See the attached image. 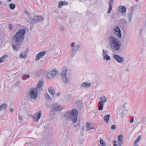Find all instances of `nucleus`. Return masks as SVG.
<instances>
[{
	"mask_svg": "<svg viewBox=\"0 0 146 146\" xmlns=\"http://www.w3.org/2000/svg\"><path fill=\"white\" fill-rule=\"evenodd\" d=\"M12 0H8V1H9V2H10Z\"/></svg>",
	"mask_w": 146,
	"mask_h": 146,
	"instance_id": "5fc2aeb1",
	"label": "nucleus"
},
{
	"mask_svg": "<svg viewBox=\"0 0 146 146\" xmlns=\"http://www.w3.org/2000/svg\"><path fill=\"white\" fill-rule=\"evenodd\" d=\"M13 111V109L12 108H11L10 109V111L11 112H12Z\"/></svg>",
	"mask_w": 146,
	"mask_h": 146,
	"instance_id": "de8ad7c7",
	"label": "nucleus"
},
{
	"mask_svg": "<svg viewBox=\"0 0 146 146\" xmlns=\"http://www.w3.org/2000/svg\"><path fill=\"white\" fill-rule=\"evenodd\" d=\"M133 146H139L138 145L134 144Z\"/></svg>",
	"mask_w": 146,
	"mask_h": 146,
	"instance_id": "603ef678",
	"label": "nucleus"
},
{
	"mask_svg": "<svg viewBox=\"0 0 146 146\" xmlns=\"http://www.w3.org/2000/svg\"><path fill=\"white\" fill-rule=\"evenodd\" d=\"M58 73L57 70H54L48 72L47 74V76L50 79H53Z\"/></svg>",
	"mask_w": 146,
	"mask_h": 146,
	"instance_id": "1a4fd4ad",
	"label": "nucleus"
},
{
	"mask_svg": "<svg viewBox=\"0 0 146 146\" xmlns=\"http://www.w3.org/2000/svg\"><path fill=\"white\" fill-rule=\"evenodd\" d=\"M9 57L7 54H5L0 58V63L3 62L4 61Z\"/></svg>",
	"mask_w": 146,
	"mask_h": 146,
	"instance_id": "5701e85b",
	"label": "nucleus"
},
{
	"mask_svg": "<svg viewBox=\"0 0 146 146\" xmlns=\"http://www.w3.org/2000/svg\"><path fill=\"white\" fill-rule=\"evenodd\" d=\"M108 54V51L105 49H103V52L102 54V56H105V55H106Z\"/></svg>",
	"mask_w": 146,
	"mask_h": 146,
	"instance_id": "72a5a7b5",
	"label": "nucleus"
},
{
	"mask_svg": "<svg viewBox=\"0 0 146 146\" xmlns=\"http://www.w3.org/2000/svg\"><path fill=\"white\" fill-rule=\"evenodd\" d=\"M100 142L102 146H106V143L102 139H101L100 141Z\"/></svg>",
	"mask_w": 146,
	"mask_h": 146,
	"instance_id": "2f4dec72",
	"label": "nucleus"
},
{
	"mask_svg": "<svg viewBox=\"0 0 146 146\" xmlns=\"http://www.w3.org/2000/svg\"><path fill=\"white\" fill-rule=\"evenodd\" d=\"M9 28L10 30L13 29V28H12V25L11 24H9Z\"/></svg>",
	"mask_w": 146,
	"mask_h": 146,
	"instance_id": "37998d69",
	"label": "nucleus"
},
{
	"mask_svg": "<svg viewBox=\"0 0 146 146\" xmlns=\"http://www.w3.org/2000/svg\"><path fill=\"white\" fill-rule=\"evenodd\" d=\"M141 138V136H139L135 140L134 144L138 145L137 144V143L140 140Z\"/></svg>",
	"mask_w": 146,
	"mask_h": 146,
	"instance_id": "7c9ffc66",
	"label": "nucleus"
},
{
	"mask_svg": "<svg viewBox=\"0 0 146 146\" xmlns=\"http://www.w3.org/2000/svg\"><path fill=\"white\" fill-rule=\"evenodd\" d=\"M129 68H127L126 69V71L127 72H129Z\"/></svg>",
	"mask_w": 146,
	"mask_h": 146,
	"instance_id": "3c124183",
	"label": "nucleus"
},
{
	"mask_svg": "<svg viewBox=\"0 0 146 146\" xmlns=\"http://www.w3.org/2000/svg\"><path fill=\"white\" fill-rule=\"evenodd\" d=\"M43 84V82L42 80H40L37 85V88H36L38 89L39 90L41 91L42 90V88L41 87V86Z\"/></svg>",
	"mask_w": 146,
	"mask_h": 146,
	"instance_id": "6ab92c4d",
	"label": "nucleus"
},
{
	"mask_svg": "<svg viewBox=\"0 0 146 146\" xmlns=\"http://www.w3.org/2000/svg\"><path fill=\"white\" fill-rule=\"evenodd\" d=\"M103 59L106 61H108L110 60V57L108 55H106L103 56Z\"/></svg>",
	"mask_w": 146,
	"mask_h": 146,
	"instance_id": "cd10ccee",
	"label": "nucleus"
},
{
	"mask_svg": "<svg viewBox=\"0 0 146 146\" xmlns=\"http://www.w3.org/2000/svg\"><path fill=\"white\" fill-rule=\"evenodd\" d=\"M22 111H20V112L19 113V118L21 120H22V117L23 116V115H22Z\"/></svg>",
	"mask_w": 146,
	"mask_h": 146,
	"instance_id": "e433bc0d",
	"label": "nucleus"
},
{
	"mask_svg": "<svg viewBox=\"0 0 146 146\" xmlns=\"http://www.w3.org/2000/svg\"><path fill=\"white\" fill-rule=\"evenodd\" d=\"M81 129L82 131H83L84 129V127H82L81 128Z\"/></svg>",
	"mask_w": 146,
	"mask_h": 146,
	"instance_id": "8fccbe9b",
	"label": "nucleus"
},
{
	"mask_svg": "<svg viewBox=\"0 0 146 146\" xmlns=\"http://www.w3.org/2000/svg\"><path fill=\"white\" fill-rule=\"evenodd\" d=\"M21 82L20 80H17L15 84V85H19L21 83Z\"/></svg>",
	"mask_w": 146,
	"mask_h": 146,
	"instance_id": "c03bdc74",
	"label": "nucleus"
},
{
	"mask_svg": "<svg viewBox=\"0 0 146 146\" xmlns=\"http://www.w3.org/2000/svg\"><path fill=\"white\" fill-rule=\"evenodd\" d=\"M142 29H141L140 30V32L141 33L142 31Z\"/></svg>",
	"mask_w": 146,
	"mask_h": 146,
	"instance_id": "864d4df0",
	"label": "nucleus"
},
{
	"mask_svg": "<svg viewBox=\"0 0 146 146\" xmlns=\"http://www.w3.org/2000/svg\"><path fill=\"white\" fill-rule=\"evenodd\" d=\"M113 142L114 143V146H117V145L116 144V141L114 140L113 141Z\"/></svg>",
	"mask_w": 146,
	"mask_h": 146,
	"instance_id": "a18cd8bd",
	"label": "nucleus"
},
{
	"mask_svg": "<svg viewBox=\"0 0 146 146\" xmlns=\"http://www.w3.org/2000/svg\"><path fill=\"white\" fill-rule=\"evenodd\" d=\"M56 95L57 96H60V94L59 92H58L57 93Z\"/></svg>",
	"mask_w": 146,
	"mask_h": 146,
	"instance_id": "09e8293b",
	"label": "nucleus"
},
{
	"mask_svg": "<svg viewBox=\"0 0 146 146\" xmlns=\"http://www.w3.org/2000/svg\"><path fill=\"white\" fill-rule=\"evenodd\" d=\"M26 31L24 28H21L13 36L12 45L13 49L17 51L21 48V45L24 41Z\"/></svg>",
	"mask_w": 146,
	"mask_h": 146,
	"instance_id": "f257e3e1",
	"label": "nucleus"
},
{
	"mask_svg": "<svg viewBox=\"0 0 146 146\" xmlns=\"http://www.w3.org/2000/svg\"><path fill=\"white\" fill-rule=\"evenodd\" d=\"M60 31H64L65 30V27L64 26L60 25L59 27Z\"/></svg>",
	"mask_w": 146,
	"mask_h": 146,
	"instance_id": "473e14b6",
	"label": "nucleus"
},
{
	"mask_svg": "<svg viewBox=\"0 0 146 146\" xmlns=\"http://www.w3.org/2000/svg\"><path fill=\"white\" fill-rule=\"evenodd\" d=\"M133 14V12L132 11L128 13L127 18L128 19V21L129 22L131 21V18Z\"/></svg>",
	"mask_w": 146,
	"mask_h": 146,
	"instance_id": "412c9836",
	"label": "nucleus"
},
{
	"mask_svg": "<svg viewBox=\"0 0 146 146\" xmlns=\"http://www.w3.org/2000/svg\"><path fill=\"white\" fill-rule=\"evenodd\" d=\"M38 93L37 88L30 89L28 91L27 96L29 100L32 102H35L37 100Z\"/></svg>",
	"mask_w": 146,
	"mask_h": 146,
	"instance_id": "20e7f679",
	"label": "nucleus"
},
{
	"mask_svg": "<svg viewBox=\"0 0 146 146\" xmlns=\"http://www.w3.org/2000/svg\"><path fill=\"white\" fill-rule=\"evenodd\" d=\"M112 9V6H109V8L107 11V13L108 14H110Z\"/></svg>",
	"mask_w": 146,
	"mask_h": 146,
	"instance_id": "c9c22d12",
	"label": "nucleus"
},
{
	"mask_svg": "<svg viewBox=\"0 0 146 146\" xmlns=\"http://www.w3.org/2000/svg\"><path fill=\"white\" fill-rule=\"evenodd\" d=\"M91 85L90 83L84 82L80 86V88H89Z\"/></svg>",
	"mask_w": 146,
	"mask_h": 146,
	"instance_id": "dca6fc26",
	"label": "nucleus"
},
{
	"mask_svg": "<svg viewBox=\"0 0 146 146\" xmlns=\"http://www.w3.org/2000/svg\"><path fill=\"white\" fill-rule=\"evenodd\" d=\"M1 1H0V4H1Z\"/></svg>",
	"mask_w": 146,
	"mask_h": 146,
	"instance_id": "6e6d98bb",
	"label": "nucleus"
},
{
	"mask_svg": "<svg viewBox=\"0 0 146 146\" xmlns=\"http://www.w3.org/2000/svg\"><path fill=\"white\" fill-rule=\"evenodd\" d=\"M119 141H123V137L122 135H120L118 137Z\"/></svg>",
	"mask_w": 146,
	"mask_h": 146,
	"instance_id": "4c0bfd02",
	"label": "nucleus"
},
{
	"mask_svg": "<svg viewBox=\"0 0 146 146\" xmlns=\"http://www.w3.org/2000/svg\"><path fill=\"white\" fill-rule=\"evenodd\" d=\"M67 72V70L66 68L64 67L62 69L61 75L62 80L65 84L67 83L68 82V80L66 76Z\"/></svg>",
	"mask_w": 146,
	"mask_h": 146,
	"instance_id": "39448f33",
	"label": "nucleus"
},
{
	"mask_svg": "<svg viewBox=\"0 0 146 146\" xmlns=\"http://www.w3.org/2000/svg\"><path fill=\"white\" fill-rule=\"evenodd\" d=\"M113 3V0H109V6H112Z\"/></svg>",
	"mask_w": 146,
	"mask_h": 146,
	"instance_id": "58836bf2",
	"label": "nucleus"
},
{
	"mask_svg": "<svg viewBox=\"0 0 146 146\" xmlns=\"http://www.w3.org/2000/svg\"><path fill=\"white\" fill-rule=\"evenodd\" d=\"M7 106L6 104H4L0 106V111L3 110H5Z\"/></svg>",
	"mask_w": 146,
	"mask_h": 146,
	"instance_id": "a878e982",
	"label": "nucleus"
},
{
	"mask_svg": "<svg viewBox=\"0 0 146 146\" xmlns=\"http://www.w3.org/2000/svg\"><path fill=\"white\" fill-rule=\"evenodd\" d=\"M64 99L66 102H69L73 98V96L70 94L66 95L64 96Z\"/></svg>",
	"mask_w": 146,
	"mask_h": 146,
	"instance_id": "f3484780",
	"label": "nucleus"
},
{
	"mask_svg": "<svg viewBox=\"0 0 146 146\" xmlns=\"http://www.w3.org/2000/svg\"><path fill=\"white\" fill-rule=\"evenodd\" d=\"M23 77L24 78H26L27 77L28 78H29V74H23Z\"/></svg>",
	"mask_w": 146,
	"mask_h": 146,
	"instance_id": "79ce46f5",
	"label": "nucleus"
},
{
	"mask_svg": "<svg viewBox=\"0 0 146 146\" xmlns=\"http://www.w3.org/2000/svg\"><path fill=\"white\" fill-rule=\"evenodd\" d=\"M75 44L74 43H72L70 44V46L72 48V50L70 51V55L72 57L74 56L76 51L79 50L80 47L79 45L75 46Z\"/></svg>",
	"mask_w": 146,
	"mask_h": 146,
	"instance_id": "423d86ee",
	"label": "nucleus"
},
{
	"mask_svg": "<svg viewBox=\"0 0 146 146\" xmlns=\"http://www.w3.org/2000/svg\"><path fill=\"white\" fill-rule=\"evenodd\" d=\"M41 111L40 110L37 113H35L34 116L32 115V117L33 120L36 121H38L41 117Z\"/></svg>",
	"mask_w": 146,
	"mask_h": 146,
	"instance_id": "9b49d317",
	"label": "nucleus"
},
{
	"mask_svg": "<svg viewBox=\"0 0 146 146\" xmlns=\"http://www.w3.org/2000/svg\"><path fill=\"white\" fill-rule=\"evenodd\" d=\"M107 101V98L104 96H102L100 98L99 102L104 104Z\"/></svg>",
	"mask_w": 146,
	"mask_h": 146,
	"instance_id": "a211bd4d",
	"label": "nucleus"
},
{
	"mask_svg": "<svg viewBox=\"0 0 146 146\" xmlns=\"http://www.w3.org/2000/svg\"><path fill=\"white\" fill-rule=\"evenodd\" d=\"M113 32L119 38H120L122 37L121 31L119 27H115L113 30Z\"/></svg>",
	"mask_w": 146,
	"mask_h": 146,
	"instance_id": "6e6552de",
	"label": "nucleus"
},
{
	"mask_svg": "<svg viewBox=\"0 0 146 146\" xmlns=\"http://www.w3.org/2000/svg\"><path fill=\"white\" fill-rule=\"evenodd\" d=\"M116 128V126L115 125H112L111 127V129L112 130L115 129Z\"/></svg>",
	"mask_w": 146,
	"mask_h": 146,
	"instance_id": "a19ab883",
	"label": "nucleus"
},
{
	"mask_svg": "<svg viewBox=\"0 0 146 146\" xmlns=\"http://www.w3.org/2000/svg\"><path fill=\"white\" fill-rule=\"evenodd\" d=\"M46 52L43 51L40 52L37 54L36 56L35 61H37L40 58L43 57L46 54Z\"/></svg>",
	"mask_w": 146,
	"mask_h": 146,
	"instance_id": "4468645a",
	"label": "nucleus"
},
{
	"mask_svg": "<svg viewBox=\"0 0 146 146\" xmlns=\"http://www.w3.org/2000/svg\"><path fill=\"white\" fill-rule=\"evenodd\" d=\"M43 20V18L40 16H36L34 17L31 20V23H34L35 22L38 23L42 22Z\"/></svg>",
	"mask_w": 146,
	"mask_h": 146,
	"instance_id": "ddd939ff",
	"label": "nucleus"
},
{
	"mask_svg": "<svg viewBox=\"0 0 146 146\" xmlns=\"http://www.w3.org/2000/svg\"><path fill=\"white\" fill-rule=\"evenodd\" d=\"M104 106V104L102 103H98V108L100 110H102L103 109Z\"/></svg>",
	"mask_w": 146,
	"mask_h": 146,
	"instance_id": "bb28decb",
	"label": "nucleus"
},
{
	"mask_svg": "<svg viewBox=\"0 0 146 146\" xmlns=\"http://www.w3.org/2000/svg\"><path fill=\"white\" fill-rule=\"evenodd\" d=\"M78 114V112L76 110L73 109L65 112L64 114V117L66 120H68L70 119H71L72 123L74 124L77 121V116Z\"/></svg>",
	"mask_w": 146,
	"mask_h": 146,
	"instance_id": "f03ea898",
	"label": "nucleus"
},
{
	"mask_svg": "<svg viewBox=\"0 0 146 146\" xmlns=\"http://www.w3.org/2000/svg\"><path fill=\"white\" fill-rule=\"evenodd\" d=\"M81 122L79 121L78 123V124L77 125H74V127H76L78 128V129L80 128V127H81Z\"/></svg>",
	"mask_w": 146,
	"mask_h": 146,
	"instance_id": "f704fd0d",
	"label": "nucleus"
},
{
	"mask_svg": "<svg viewBox=\"0 0 146 146\" xmlns=\"http://www.w3.org/2000/svg\"><path fill=\"white\" fill-rule=\"evenodd\" d=\"M133 121H134V120L133 119H131L130 120V123H132L133 122Z\"/></svg>",
	"mask_w": 146,
	"mask_h": 146,
	"instance_id": "49530a36",
	"label": "nucleus"
},
{
	"mask_svg": "<svg viewBox=\"0 0 146 146\" xmlns=\"http://www.w3.org/2000/svg\"><path fill=\"white\" fill-rule=\"evenodd\" d=\"M51 110L52 111H58L62 109L61 106L56 103H53L50 106Z\"/></svg>",
	"mask_w": 146,
	"mask_h": 146,
	"instance_id": "0eeeda50",
	"label": "nucleus"
},
{
	"mask_svg": "<svg viewBox=\"0 0 146 146\" xmlns=\"http://www.w3.org/2000/svg\"><path fill=\"white\" fill-rule=\"evenodd\" d=\"M48 91L50 93L53 95L54 94L55 90L54 88L52 86H50L48 88Z\"/></svg>",
	"mask_w": 146,
	"mask_h": 146,
	"instance_id": "393cba45",
	"label": "nucleus"
},
{
	"mask_svg": "<svg viewBox=\"0 0 146 146\" xmlns=\"http://www.w3.org/2000/svg\"><path fill=\"white\" fill-rule=\"evenodd\" d=\"M68 3L65 1H61L58 4V7L61 8L63 5H68Z\"/></svg>",
	"mask_w": 146,
	"mask_h": 146,
	"instance_id": "4be33fe9",
	"label": "nucleus"
},
{
	"mask_svg": "<svg viewBox=\"0 0 146 146\" xmlns=\"http://www.w3.org/2000/svg\"><path fill=\"white\" fill-rule=\"evenodd\" d=\"M27 56L26 55V53L25 52H23L21 53L20 56L21 58H24Z\"/></svg>",
	"mask_w": 146,
	"mask_h": 146,
	"instance_id": "c85d7f7f",
	"label": "nucleus"
},
{
	"mask_svg": "<svg viewBox=\"0 0 146 146\" xmlns=\"http://www.w3.org/2000/svg\"><path fill=\"white\" fill-rule=\"evenodd\" d=\"M125 105H123V107H124V108H125Z\"/></svg>",
	"mask_w": 146,
	"mask_h": 146,
	"instance_id": "4d7b16f0",
	"label": "nucleus"
},
{
	"mask_svg": "<svg viewBox=\"0 0 146 146\" xmlns=\"http://www.w3.org/2000/svg\"><path fill=\"white\" fill-rule=\"evenodd\" d=\"M118 12L125 13L126 11V8L124 6H120L118 9Z\"/></svg>",
	"mask_w": 146,
	"mask_h": 146,
	"instance_id": "2eb2a0df",
	"label": "nucleus"
},
{
	"mask_svg": "<svg viewBox=\"0 0 146 146\" xmlns=\"http://www.w3.org/2000/svg\"><path fill=\"white\" fill-rule=\"evenodd\" d=\"M113 58L119 63H121L124 61L123 58L118 55L116 54L113 55Z\"/></svg>",
	"mask_w": 146,
	"mask_h": 146,
	"instance_id": "9d476101",
	"label": "nucleus"
},
{
	"mask_svg": "<svg viewBox=\"0 0 146 146\" xmlns=\"http://www.w3.org/2000/svg\"><path fill=\"white\" fill-rule=\"evenodd\" d=\"M123 141H119L118 145V146H121L123 144Z\"/></svg>",
	"mask_w": 146,
	"mask_h": 146,
	"instance_id": "ea45409f",
	"label": "nucleus"
},
{
	"mask_svg": "<svg viewBox=\"0 0 146 146\" xmlns=\"http://www.w3.org/2000/svg\"><path fill=\"white\" fill-rule=\"evenodd\" d=\"M108 41L111 49L115 50H120L122 44L118 39L114 36H110L108 38Z\"/></svg>",
	"mask_w": 146,
	"mask_h": 146,
	"instance_id": "7ed1b4c3",
	"label": "nucleus"
},
{
	"mask_svg": "<svg viewBox=\"0 0 146 146\" xmlns=\"http://www.w3.org/2000/svg\"><path fill=\"white\" fill-rule=\"evenodd\" d=\"M110 117V115L109 114H108L104 116V121L106 123H108L109 122V120Z\"/></svg>",
	"mask_w": 146,
	"mask_h": 146,
	"instance_id": "b1692460",
	"label": "nucleus"
},
{
	"mask_svg": "<svg viewBox=\"0 0 146 146\" xmlns=\"http://www.w3.org/2000/svg\"><path fill=\"white\" fill-rule=\"evenodd\" d=\"M85 127L86 128V130L88 131L90 130L94 129L95 126L94 124L92 123L87 122L86 123Z\"/></svg>",
	"mask_w": 146,
	"mask_h": 146,
	"instance_id": "f8f14e48",
	"label": "nucleus"
},
{
	"mask_svg": "<svg viewBox=\"0 0 146 146\" xmlns=\"http://www.w3.org/2000/svg\"><path fill=\"white\" fill-rule=\"evenodd\" d=\"M10 8L12 9H14L15 7V5L13 3H10L9 5Z\"/></svg>",
	"mask_w": 146,
	"mask_h": 146,
	"instance_id": "c756f323",
	"label": "nucleus"
},
{
	"mask_svg": "<svg viewBox=\"0 0 146 146\" xmlns=\"http://www.w3.org/2000/svg\"><path fill=\"white\" fill-rule=\"evenodd\" d=\"M44 98L47 101L50 102L52 100V99L50 97V95L47 92L45 93Z\"/></svg>",
	"mask_w": 146,
	"mask_h": 146,
	"instance_id": "aec40b11",
	"label": "nucleus"
}]
</instances>
